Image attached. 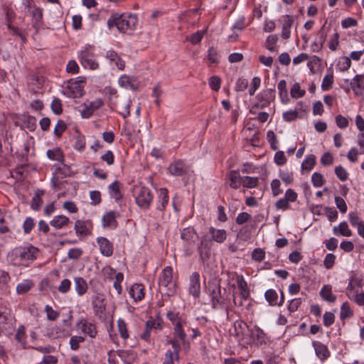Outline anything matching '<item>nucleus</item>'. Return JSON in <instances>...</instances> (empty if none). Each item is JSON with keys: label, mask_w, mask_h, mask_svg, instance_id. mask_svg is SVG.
Wrapping results in <instances>:
<instances>
[{"label": "nucleus", "mask_w": 364, "mask_h": 364, "mask_svg": "<svg viewBox=\"0 0 364 364\" xmlns=\"http://www.w3.org/2000/svg\"><path fill=\"white\" fill-rule=\"evenodd\" d=\"M137 23V18L134 15L129 14H114L107 21L109 28L115 26L119 31L126 33L129 31H133Z\"/></svg>", "instance_id": "obj_1"}, {"label": "nucleus", "mask_w": 364, "mask_h": 364, "mask_svg": "<svg viewBox=\"0 0 364 364\" xmlns=\"http://www.w3.org/2000/svg\"><path fill=\"white\" fill-rule=\"evenodd\" d=\"M38 252V250L32 245L19 247L13 250L12 255L18 260L19 263L28 266L36 258Z\"/></svg>", "instance_id": "obj_2"}, {"label": "nucleus", "mask_w": 364, "mask_h": 364, "mask_svg": "<svg viewBox=\"0 0 364 364\" xmlns=\"http://www.w3.org/2000/svg\"><path fill=\"white\" fill-rule=\"evenodd\" d=\"M136 202L137 205L144 209L149 207L153 199L151 191L146 187H136L134 189Z\"/></svg>", "instance_id": "obj_3"}, {"label": "nucleus", "mask_w": 364, "mask_h": 364, "mask_svg": "<svg viewBox=\"0 0 364 364\" xmlns=\"http://www.w3.org/2000/svg\"><path fill=\"white\" fill-rule=\"evenodd\" d=\"M170 173L176 176H181L184 175H190L192 171L190 166L185 164L183 161L178 160L170 164L168 167Z\"/></svg>", "instance_id": "obj_4"}, {"label": "nucleus", "mask_w": 364, "mask_h": 364, "mask_svg": "<svg viewBox=\"0 0 364 364\" xmlns=\"http://www.w3.org/2000/svg\"><path fill=\"white\" fill-rule=\"evenodd\" d=\"M83 81L77 82V81H69L68 85L66 90L64 91V93L69 97L77 98L82 96L83 95Z\"/></svg>", "instance_id": "obj_5"}, {"label": "nucleus", "mask_w": 364, "mask_h": 364, "mask_svg": "<svg viewBox=\"0 0 364 364\" xmlns=\"http://www.w3.org/2000/svg\"><path fill=\"white\" fill-rule=\"evenodd\" d=\"M80 63L85 68L95 70L98 68V63L95 61L93 53L88 49H85L80 53Z\"/></svg>", "instance_id": "obj_6"}, {"label": "nucleus", "mask_w": 364, "mask_h": 364, "mask_svg": "<svg viewBox=\"0 0 364 364\" xmlns=\"http://www.w3.org/2000/svg\"><path fill=\"white\" fill-rule=\"evenodd\" d=\"M208 289L210 292L213 307L214 309H217L219 306H221L223 302L222 300L221 288L220 284L218 283L210 284Z\"/></svg>", "instance_id": "obj_7"}, {"label": "nucleus", "mask_w": 364, "mask_h": 364, "mask_svg": "<svg viewBox=\"0 0 364 364\" xmlns=\"http://www.w3.org/2000/svg\"><path fill=\"white\" fill-rule=\"evenodd\" d=\"M173 279V269L171 267H166L162 272L161 276L159 280V284L160 287H164L172 290L175 287L174 283L172 281Z\"/></svg>", "instance_id": "obj_8"}, {"label": "nucleus", "mask_w": 364, "mask_h": 364, "mask_svg": "<svg viewBox=\"0 0 364 364\" xmlns=\"http://www.w3.org/2000/svg\"><path fill=\"white\" fill-rule=\"evenodd\" d=\"M252 341L257 346H262L267 343L269 338L266 333L258 326L249 330Z\"/></svg>", "instance_id": "obj_9"}, {"label": "nucleus", "mask_w": 364, "mask_h": 364, "mask_svg": "<svg viewBox=\"0 0 364 364\" xmlns=\"http://www.w3.org/2000/svg\"><path fill=\"white\" fill-rule=\"evenodd\" d=\"M0 15L1 16H4L8 28L14 32H16L18 28L11 25L12 21L16 17L14 11L7 6H2V8H1Z\"/></svg>", "instance_id": "obj_10"}, {"label": "nucleus", "mask_w": 364, "mask_h": 364, "mask_svg": "<svg viewBox=\"0 0 364 364\" xmlns=\"http://www.w3.org/2000/svg\"><path fill=\"white\" fill-rule=\"evenodd\" d=\"M200 276L198 272H193L190 278L189 292L194 297H198L200 292Z\"/></svg>", "instance_id": "obj_11"}, {"label": "nucleus", "mask_w": 364, "mask_h": 364, "mask_svg": "<svg viewBox=\"0 0 364 364\" xmlns=\"http://www.w3.org/2000/svg\"><path fill=\"white\" fill-rule=\"evenodd\" d=\"M77 327L82 333L88 335L91 338H95L97 334V330L95 324L85 319H82L77 323Z\"/></svg>", "instance_id": "obj_12"}, {"label": "nucleus", "mask_w": 364, "mask_h": 364, "mask_svg": "<svg viewBox=\"0 0 364 364\" xmlns=\"http://www.w3.org/2000/svg\"><path fill=\"white\" fill-rule=\"evenodd\" d=\"M208 235L210 236V240L218 243L223 242L227 238V232L225 230L216 229L213 227L209 228Z\"/></svg>", "instance_id": "obj_13"}, {"label": "nucleus", "mask_w": 364, "mask_h": 364, "mask_svg": "<svg viewBox=\"0 0 364 364\" xmlns=\"http://www.w3.org/2000/svg\"><path fill=\"white\" fill-rule=\"evenodd\" d=\"M97 242L100 247V252L106 257H109L113 253L112 244L105 237H98Z\"/></svg>", "instance_id": "obj_14"}, {"label": "nucleus", "mask_w": 364, "mask_h": 364, "mask_svg": "<svg viewBox=\"0 0 364 364\" xmlns=\"http://www.w3.org/2000/svg\"><path fill=\"white\" fill-rule=\"evenodd\" d=\"M118 82L121 87H129L133 90H137L139 87V82L134 77L122 75L119 78Z\"/></svg>", "instance_id": "obj_15"}, {"label": "nucleus", "mask_w": 364, "mask_h": 364, "mask_svg": "<svg viewBox=\"0 0 364 364\" xmlns=\"http://www.w3.org/2000/svg\"><path fill=\"white\" fill-rule=\"evenodd\" d=\"M364 75H357L354 77V78L350 82V87L355 92L356 95H360L363 94V90L364 89Z\"/></svg>", "instance_id": "obj_16"}, {"label": "nucleus", "mask_w": 364, "mask_h": 364, "mask_svg": "<svg viewBox=\"0 0 364 364\" xmlns=\"http://www.w3.org/2000/svg\"><path fill=\"white\" fill-rule=\"evenodd\" d=\"M228 183L234 189L240 188L242 185V178L240 176L238 171H231L227 175Z\"/></svg>", "instance_id": "obj_17"}, {"label": "nucleus", "mask_w": 364, "mask_h": 364, "mask_svg": "<svg viewBox=\"0 0 364 364\" xmlns=\"http://www.w3.org/2000/svg\"><path fill=\"white\" fill-rule=\"evenodd\" d=\"M316 354L321 360H323L330 356V351L327 347L319 341H314L312 343Z\"/></svg>", "instance_id": "obj_18"}, {"label": "nucleus", "mask_w": 364, "mask_h": 364, "mask_svg": "<svg viewBox=\"0 0 364 364\" xmlns=\"http://www.w3.org/2000/svg\"><path fill=\"white\" fill-rule=\"evenodd\" d=\"M294 19L291 16L286 15L283 17L282 37L284 39H288L290 37L291 28Z\"/></svg>", "instance_id": "obj_19"}, {"label": "nucleus", "mask_w": 364, "mask_h": 364, "mask_svg": "<svg viewBox=\"0 0 364 364\" xmlns=\"http://www.w3.org/2000/svg\"><path fill=\"white\" fill-rule=\"evenodd\" d=\"M106 58L109 60L110 62L114 63L119 70H124L125 68V62L121 57L114 50H109L107 52Z\"/></svg>", "instance_id": "obj_20"}, {"label": "nucleus", "mask_w": 364, "mask_h": 364, "mask_svg": "<svg viewBox=\"0 0 364 364\" xmlns=\"http://www.w3.org/2000/svg\"><path fill=\"white\" fill-rule=\"evenodd\" d=\"M74 287L78 296L84 295L88 289L87 282L81 277L74 278Z\"/></svg>", "instance_id": "obj_21"}, {"label": "nucleus", "mask_w": 364, "mask_h": 364, "mask_svg": "<svg viewBox=\"0 0 364 364\" xmlns=\"http://www.w3.org/2000/svg\"><path fill=\"white\" fill-rule=\"evenodd\" d=\"M186 323L185 321L181 323H177L176 326H173V338L176 339H179V341L185 344L186 340V333L183 330V325Z\"/></svg>", "instance_id": "obj_22"}, {"label": "nucleus", "mask_w": 364, "mask_h": 364, "mask_svg": "<svg viewBox=\"0 0 364 364\" xmlns=\"http://www.w3.org/2000/svg\"><path fill=\"white\" fill-rule=\"evenodd\" d=\"M181 237L184 241H186L188 243H191L196 241V240L198 238V235L193 228L188 227L184 228L182 230Z\"/></svg>", "instance_id": "obj_23"}, {"label": "nucleus", "mask_w": 364, "mask_h": 364, "mask_svg": "<svg viewBox=\"0 0 364 364\" xmlns=\"http://www.w3.org/2000/svg\"><path fill=\"white\" fill-rule=\"evenodd\" d=\"M237 283L240 290V296L242 299L247 300L250 296V291L247 289V284L242 276H238L237 277Z\"/></svg>", "instance_id": "obj_24"}, {"label": "nucleus", "mask_w": 364, "mask_h": 364, "mask_svg": "<svg viewBox=\"0 0 364 364\" xmlns=\"http://www.w3.org/2000/svg\"><path fill=\"white\" fill-rule=\"evenodd\" d=\"M265 299L271 305L282 306L284 303V296L282 293V299L279 302H277L278 294L276 291L273 289H269L265 292Z\"/></svg>", "instance_id": "obj_25"}, {"label": "nucleus", "mask_w": 364, "mask_h": 364, "mask_svg": "<svg viewBox=\"0 0 364 364\" xmlns=\"http://www.w3.org/2000/svg\"><path fill=\"white\" fill-rule=\"evenodd\" d=\"M158 198L159 204L157 208L160 210H164L168 203V195L166 188H160L158 191Z\"/></svg>", "instance_id": "obj_26"}, {"label": "nucleus", "mask_w": 364, "mask_h": 364, "mask_svg": "<svg viewBox=\"0 0 364 364\" xmlns=\"http://www.w3.org/2000/svg\"><path fill=\"white\" fill-rule=\"evenodd\" d=\"M129 294L135 301H140L144 296V287L140 284H134L129 291Z\"/></svg>", "instance_id": "obj_27"}, {"label": "nucleus", "mask_w": 364, "mask_h": 364, "mask_svg": "<svg viewBox=\"0 0 364 364\" xmlns=\"http://www.w3.org/2000/svg\"><path fill=\"white\" fill-rule=\"evenodd\" d=\"M102 105L100 101L93 102L90 103L88 106H86L82 111L81 115L84 118L90 117L93 112L97 110Z\"/></svg>", "instance_id": "obj_28"}, {"label": "nucleus", "mask_w": 364, "mask_h": 364, "mask_svg": "<svg viewBox=\"0 0 364 364\" xmlns=\"http://www.w3.org/2000/svg\"><path fill=\"white\" fill-rule=\"evenodd\" d=\"M70 220L65 215H60L53 218V219L50 221V225L57 229H60L65 226H67Z\"/></svg>", "instance_id": "obj_29"}, {"label": "nucleus", "mask_w": 364, "mask_h": 364, "mask_svg": "<svg viewBox=\"0 0 364 364\" xmlns=\"http://www.w3.org/2000/svg\"><path fill=\"white\" fill-rule=\"evenodd\" d=\"M92 306L96 314H102L105 310L104 299L100 294L96 295L92 300Z\"/></svg>", "instance_id": "obj_30"}, {"label": "nucleus", "mask_w": 364, "mask_h": 364, "mask_svg": "<svg viewBox=\"0 0 364 364\" xmlns=\"http://www.w3.org/2000/svg\"><path fill=\"white\" fill-rule=\"evenodd\" d=\"M131 100H126L124 102H119L116 105L119 109V113L125 119L130 115Z\"/></svg>", "instance_id": "obj_31"}, {"label": "nucleus", "mask_w": 364, "mask_h": 364, "mask_svg": "<svg viewBox=\"0 0 364 364\" xmlns=\"http://www.w3.org/2000/svg\"><path fill=\"white\" fill-rule=\"evenodd\" d=\"M34 286V283L31 279H25L16 286V293L23 294L27 293Z\"/></svg>", "instance_id": "obj_32"}, {"label": "nucleus", "mask_w": 364, "mask_h": 364, "mask_svg": "<svg viewBox=\"0 0 364 364\" xmlns=\"http://www.w3.org/2000/svg\"><path fill=\"white\" fill-rule=\"evenodd\" d=\"M102 224L104 227H117L116 217L114 212L110 211L105 214L102 218Z\"/></svg>", "instance_id": "obj_33"}, {"label": "nucleus", "mask_w": 364, "mask_h": 364, "mask_svg": "<svg viewBox=\"0 0 364 364\" xmlns=\"http://www.w3.org/2000/svg\"><path fill=\"white\" fill-rule=\"evenodd\" d=\"M320 295L324 300L331 303H333L336 299V296L332 294L331 287L329 285H326L321 289Z\"/></svg>", "instance_id": "obj_34"}, {"label": "nucleus", "mask_w": 364, "mask_h": 364, "mask_svg": "<svg viewBox=\"0 0 364 364\" xmlns=\"http://www.w3.org/2000/svg\"><path fill=\"white\" fill-rule=\"evenodd\" d=\"M278 90L282 103L287 104L289 102L288 91L287 89V82L284 80H282L278 83Z\"/></svg>", "instance_id": "obj_35"}, {"label": "nucleus", "mask_w": 364, "mask_h": 364, "mask_svg": "<svg viewBox=\"0 0 364 364\" xmlns=\"http://www.w3.org/2000/svg\"><path fill=\"white\" fill-rule=\"evenodd\" d=\"M43 193H44L43 191H41V190H38L35 193V195H34L33 198H32L31 205V208L33 210H37L40 208V207L43 203L41 196L43 195Z\"/></svg>", "instance_id": "obj_36"}, {"label": "nucleus", "mask_w": 364, "mask_h": 364, "mask_svg": "<svg viewBox=\"0 0 364 364\" xmlns=\"http://www.w3.org/2000/svg\"><path fill=\"white\" fill-rule=\"evenodd\" d=\"M333 232L335 234L339 233L346 237H350L352 235L351 230L348 228V224L346 222L341 223L338 227H335Z\"/></svg>", "instance_id": "obj_37"}, {"label": "nucleus", "mask_w": 364, "mask_h": 364, "mask_svg": "<svg viewBox=\"0 0 364 364\" xmlns=\"http://www.w3.org/2000/svg\"><path fill=\"white\" fill-rule=\"evenodd\" d=\"M75 230L77 235L83 236H86L90 233L89 230L87 228L85 222L79 220L75 222Z\"/></svg>", "instance_id": "obj_38"}, {"label": "nucleus", "mask_w": 364, "mask_h": 364, "mask_svg": "<svg viewBox=\"0 0 364 364\" xmlns=\"http://www.w3.org/2000/svg\"><path fill=\"white\" fill-rule=\"evenodd\" d=\"M316 164V156L314 154H309L301 164L303 170L310 171L313 168Z\"/></svg>", "instance_id": "obj_39"}, {"label": "nucleus", "mask_w": 364, "mask_h": 364, "mask_svg": "<svg viewBox=\"0 0 364 364\" xmlns=\"http://www.w3.org/2000/svg\"><path fill=\"white\" fill-rule=\"evenodd\" d=\"M47 156L52 160H55L59 162L63 161V153L58 149L54 150H48L47 151Z\"/></svg>", "instance_id": "obj_40"}, {"label": "nucleus", "mask_w": 364, "mask_h": 364, "mask_svg": "<svg viewBox=\"0 0 364 364\" xmlns=\"http://www.w3.org/2000/svg\"><path fill=\"white\" fill-rule=\"evenodd\" d=\"M291 96L293 98H300L305 95V90L300 88V85L298 82H295L291 88Z\"/></svg>", "instance_id": "obj_41"}, {"label": "nucleus", "mask_w": 364, "mask_h": 364, "mask_svg": "<svg viewBox=\"0 0 364 364\" xmlns=\"http://www.w3.org/2000/svg\"><path fill=\"white\" fill-rule=\"evenodd\" d=\"M110 194L116 200L119 199L122 197L121 192L119 191V184L118 181H115L109 186Z\"/></svg>", "instance_id": "obj_42"}, {"label": "nucleus", "mask_w": 364, "mask_h": 364, "mask_svg": "<svg viewBox=\"0 0 364 364\" xmlns=\"http://www.w3.org/2000/svg\"><path fill=\"white\" fill-rule=\"evenodd\" d=\"M353 314L350 308L349 304L348 302L343 303L341 307V318L344 320L347 318L351 317Z\"/></svg>", "instance_id": "obj_43"}, {"label": "nucleus", "mask_w": 364, "mask_h": 364, "mask_svg": "<svg viewBox=\"0 0 364 364\" xmlns=\"http://www.w3.org/2000/svg\"><path fill=\"white\" fill-rule=\"evenodd\" d=\"M205 31H198L186 38V40L190 41L192 44L196 45L200 42Z\"/></svg>", "instance_id": "obj_44"}, {"label": "nucleus", "mask_w": 364, "mask_h": 364, "mask_svg": "<svg viewBox=\"0 0 364 364\" xmlns=\"http://www.w3.org/2000/svg\"><path fill=\"white\" fill-rule=\"evenodd\" d=\"M258 178L250 177V176H245L242 178V185L244 187L248 188H252L257 186Z\"/></svg>", "instance_id": "obj_45"}, {"label": "nucleus", "mask_w": 364, "mask_h": 364, "mask_svg": "<svg viewBox=\"0 0 364 364\" xmlns=\"http://www.w3.org/2000/svg\"><path fill=\"white\" fill-rule=\"evenodd\" d=\"M246 329L250 330L247 324L244 321H237L235 323V331L237 336L244 335Z\"/></svg>", "instance_id": "obj_46"}, {"label": "nucleus", "mask_w": 364, "mask_h": 364, "mask_svg": "<svg viewBox=\"0 0 364 364\" xmlns=\"http://www.w3.org/2000/svg\"><path fill=\"white\" fill-rule=\"evenodd\" d=\"M123 279H124V275L122 273L118 272L115 275L113 287L116 289L118 295H119L122 293V288L121 286V283L123 281Z\"/></svg>", "instance_id": "obj_47"}, {"label": "nucleus", "mask_w": 364, "mask_h": 364, "mask_svg": "<svg viewBox=\"0 0 364 364\" xmlns=\"http://www.w3.org/2000/svg\"><path fill=\"white\" fill-rule=\"evenodd\" d=\"M117 326L121 336L124 339H127L129 337V333L127 331V324L122 319H119L117 321Z\"/></svg>", "instance_id": "obj_48"}, {"label": "nucleus", "mask_w": 364, "mask_h": 364, "mask_svg": "<svg viewBox=\"0 0 364 364\" xmlns=\"http://www.w3.org/2000/svg\"><path fill=\"white\" fill-rule=\"evenodd\" d=\"M179 342H181L179 339H176L174 338L173 339H169L167 341L168 343L172 346V348L173 349V353H174L176 359H178L179 352L181 350V345Z\"/></svg>", "instance_id": "obj_49"}, {"label": "nucleus", "mask_w": 364, "mask_h": 364, "mask_svg": "<svg viewBox=\"0 0 364 364\" xmlns=\"http://www.w3.org/2000/svg\"><path fill=\"white\" fill-rule=\"evenodd\" d=\"M333 82V74L326 75L322 81L321 88L323 90H329Z\"/></svg>", "instance_id": "obj_50"}, {"label": "nucleus", "mask_w": 364, "mask_h": 364, "mask_svg": "<svg viewBox=\"0 0 364 364\" xmlns=\"http://www.w3.org/2000/svg\"><path fill=\"white\" fill-rule=\"evenodd\" d=\"M278 38L276 35H270L266 40V48L269 51H275L274 45L277 42Z\"/></svg>", "instance_id": "obj_51"}, {"label": "nucleus", "mask_w": 364, "mask_h": 364, "mask_svg": "<svg viewBox=\"0 0 364 364\" xmlns=\"http://www.w3.org/2000/svg\"><path fill=\"white\" fill-rule=\"evenodd\" d=\"M45 311L47 314V318L50 321H55L60 316V314L53 310L51 306L46 305L45 307Z\"/></svg>", "instance_id": "obj_52"}, {"label": "nucleus", "mask_w": 364, "mask_h": 364, "mask_svg": "<svg viewBox=\"0 0 364 364\" xmlns=\"http://www.w3.org/2000/svg\"><path fill=\"white\" fill-rule=\"evenodd\" d=\"M33 21L36 25L40 23L43 18V11L39 7H35L32 11Z\"/></svg>", "instance_id": "obj_53"}, {"label": "nucleus", "mask_w": 364, "mask_h": 364, "mask_svg": "<svg viewBox=\"0 0 364 364\" xmlns=\"http://www.w3.org/2000/svg\"><path fill=\"white\" fill-rule=\"evenodd\" d=\"M299 112L296 110H289L283 113V119L286 122L294 121L297 119Z\"/></svg>", "instance_id": "obj_54"}, {"label": "nucleus", "mask_w": 364, "mask_h": 364, "mask_svg": "<svg viewBox=\"0 0 364 364\" xmlns=\"http://www.w3.org/2000/svg\"><path fill=\"white\" fill-rule=\"evenodd\" d=\"M311 181L315 187H321L323 184V176L319 173H314L311 176Z\"/></svg>", "instance_id": "obj_55"}, {"label": "nucleus", "mask_w": 364, "mask_h": 364, "mask_svg": "<svg viewBox=\"0 0 364 364\" xmlns=\"http://www.w3.org/2000/svg\"><path fill=\"white\" fill-rule=\"evenodd\" d=\"M71 287V282L68 279H64L61 281L58 291L63 294L68 292Z\"/></svg>", "instance_id": "obj_56"}, {"label": "nucleus", "mask_w": 364, "mask_h": 364, "mask_svg": "<svg viewBox=\"0 0 364 364\" xmlns=\"http://www.w3.org/2000/svg\"><path fill=\"white\" fill-rule=\"evenodd\" d=\"M82 252H83L80 248H72L69 250L68 253V257L70 259H77L81 257Z\"/></svg>", "instance_id": "obj_57"}, {"label": "nucleus", "mask_w": 364, "mask_h": 364, "mask_svg": "<svg viewBox=\"0 0 364 364\" xmlns=\"http://www.w3.org/2000/svg\"><path fill=\"white\" fill-rule=\"evenodd\" d=\"M84 338L82 336H72L70 340V347L73 350H76L79 348V344L84 341Z\"/></svg>", "instance_id": "obj_58"}, {"label": "nucleus", "mask_w": 364, "mask_h": 364, "mask_svg": "<svg viewBox=\"0 0 364 364\" xmlns=\"http://www.w3.org/2000/svg\"><path fill=\"white\" fill-rule=\"evenodd\" d=\"M34 225V220L31 217L27 218L23 225L24 232L26 234H29Z\"/></svg>", "instance_id": "obj_59"}, {"label": "nucleus", "mask_w": 364, "mask_h": 364, "mask_svg": "<svg viewBox=\"0 0 364 364\" xmlns=\"http://www.w3.org/2000/svg\"><path fill=\"white\" fill-rule=\"evenodd\" d=\"M51 109L53 111V112L57 114L62 113L63 109L60 100H59L58 98H54L51 103Z\"/></svg>", "instance_id": "obj_60"}, {"label": "nucleus", "mask_w": 364, "mask_h": 364, "mask_svg": "<svg viewBox=\"0 0 364 364\" xmlns=\"http://www.w3.org/2000/svg\"><path fill=\"white\" fill-rule=\"evenodd\" d=\"M221 80L220 78L217 76H212L209 80V85L212 90L215 91L219 90L220 88Z\"/></svg>", "instance_id": "obj_61"}, {"label": "nucleus", "mask_w": 364, "mask_h": 364, "mask_svg": "<svg viewBox=\"0 0 364 364\" xmlns=\"http://www.w3.org/2000/svg\"><path fill=\"white\" fill-rule=\"evenodd\" d=\"M265 256V252L261 248H256L253 250L252 257L254 260L260 262Z\"/></svg>", "instance_id": "obj_62"}, {"label": "nucleus", "mask_w": 364, "mask_h": 364, "mask_svg": "<svg viewBox=\"0 0 364 364\" xmlns=\"http://www.w3.org/2000/svg\"><path fill=\"white\" fill-rule=\"evenodd\" d=\"M335 173L337 177L342 181H345L348 178V173L341 166H336Z\"/></svg>", "instance_id": "obj_63"}, {"label": "nucleus", "mask_w": 364, "mask_h": 364, "mask_svg": "<svg viewBox=\"0 0 364 364\" xmlns=\"http://www.w3.org/2000/svg\"><path fill=\"white\" fill-rule=\"evenodd\" d=\"M351 65L350 59L348 57H344L338 63L339 69L341 71L348 70Z\"/></svg>", "instance_id": "obj_64"}]
</instances>
